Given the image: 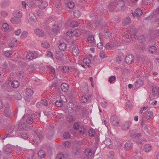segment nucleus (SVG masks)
Masks as SVG:
<instances>
[{
    "instance_id": "16",
    "label": "nucleus",
    "mask_w": 159,
    "mask_h": 159,
    "mask_svg": "<svg viewBox=\"0 0 159 159\" xmlns=\"http://www.w3.org/2000/svg\"><path fill=\"white\" fill-rule=\"evenodd\" d=\"M91 60L88 57H86L83 60V62L84 64L87 66L89 67H90L91 66L89 64L91 63Z\"/></svg>"
},
{
    "instance_id": "12",
    "label": "nucleus",
    "mask_w": 159,
    "mask_h": 159,
    "mask_svg": "<svg viewBox=\"0 0 159 159\" xmlns=\"http://www.w3.org/2000/svg\"><path fill=\"white\" fill-rule=\"evenodd\" d=\"M61 88L62 91L63 92H66L68 90L69 87L68 85L66 83H63L62 84L61 86Z\"/></svg>"
},
{
    "instance_id": "28",
    "label": "nucleus",
    "mask_w": 159,
    "mask_h": 159,
    "mask_svg": "<svg viewBox=\"0 0 159 159\" xmlns=\"http://www.w3.org/2000/svg\"><path fill=\"white\" fill-rule=\"evenodd\" d=\"M84 153L87 157H88L91 156L92 155L93 152L91 149L87 148L85 149Z\"/></svg>"
},
{
    "instance_id": "25",
    "label": "nucleus",
    "mask_w": 159,
    "mask_h": 159,
    "mask_svg": "<svg viewBox=\"0 0 159 159\" xmlns=\"http://www.w3.org/2000/svg\"><path fill=\"white\" fill-rule=\"evenodd\" d=\"M81 14L79 10H76L73 12L74 16L76 18H79Z\"/></svg>"
},
{
    "instance_id": "60",
    "label": "nucleus",
    "mask_w": 159,
    "mask_h": 159,
    "mask_svg": "<svg viewBox=\"0 0 159 159\" xmlns=\"http://www.w3.org/2000/svg\"><path fill=\"white\" fill-rule=\"evenodd\" d=\"M152 90L153 96H154L156 94L155 92L157 90V89L155 85H153L152 86Z\"/></svg>"
},
{
    "instance_id": "23",
    "label": "nucleus",
    "mask_w": 159,
    "mask_h": 159,
    "mask_svg": "<svg viewBox=\"0 0 159 159\" xmlns=\"http://www.w3.org/2000/svg\"><path fill=\"white\" fill-rule=\"evenodd\" d=\"M152 146L149 144H147L145 145L144 147V150L146 152H149L151 150Z\"/></svg>"
},
{
    "instance_id": "13",
    "label": "nucleus",
    "mask_w": 159,
    "mask_h": 159,
    "mask_svg": "<svg viewBox=\"0 0 159 159\" xmlns=\"http://www.w3.org/2000/svg\"><path fill=\"white\" fill-rule=\"evenodd\" d=\"M116 2H111L109 3L108 6V8L109 10L112 12L116 8Z\"/></svg>"
},
{
    "instance_id": "2",
    "label": "nucleus",
    "mask_w": 159,
    "mask_h": 159,
    "mask_svg": "<svg viewBox=\"0 0 159 159\" xmlns=\"http://www.w3.org/2000/svg\"><path fill=\"white\" fill-rule=\"evenodd\" d=\"M111 122L114 126H117L119 124L120 120L116 115H112L110 118Z\"/></svg>"
},
{
    "instance_id": "48",
    "label": "nucleus",
    "mask_w": 159,
    "mask_h": 159,
    "mask_svg": "<svg viewBox=\"0 0 159 159\" xmlns=\"http://www.w3.org/2000/svg\"><path fill=\"white\" fill-rule=\"evenodd\" d=\"M138 40L140 43H142L145 40L144 36L142 35L139 36L138 38Z\"/></svg>"
},
{
    "instance_id": "11",
    "label": "nucleus",
    "mask_w": 159,
    "mask_h": 159,
    "mask_svg": "<svg viewBox=\"0 0 159 159\" xmlns=\"http://www.w3.org/2000/svg\"><path fill=\"white\" fill-rule=\"evenodd\" d=\"M131 122L130 121H128L122 125V128L124 130L128 129L131 125Z\"/></svg>"
},
{
    "instance_id": "52",
    "label": "nucleus",
    "mask_w": 159,
    "mask_h": 159,
    "mask_svg": "<svg viewBox=\"0 0 159 159\" xmlns=\"http://www.w3.org/2000/svg\"><path fill=\"white\" fill-rule=\"evenodd\" d=\"M69 67L65 66H63L61 69V70L62 72L64 73H66L69 71Z\"/></svg>"
},
{
    "instance_id": "32",
    "label": "nucleus",
    "mask_w": 159,
    "mask_h": 159,
    "mask_svg": "<svg viewBox=\"0 0 159 159\" xmlns=\"http://www.w3.org/2000/svg\"><path fill=\"white\" fill-rule=\"evenodd\" d=\"M9 28L8 25L7 23L3 24L2 25V29L4 31H7Z\"/></svg>"
},
{
    "instance_id": "55",
    "label": "nucleus",
    "mask_w": 159,
    "mask_h": 159,
    "mask_svg": "<svg viewBox=\"0 0 159 159\" xmlns=\"http://www.w3.org/2000/svg\"><path fill=\"white\" fill-rule=\"evenodd\" d=\"M70 25L73 27H76L78 26V22L76 21H73L70 23Z\"/></svg>"
},
{
    "instance_id": "34",
    "label": "nucleus",
    "mask_w": 159,
    "mask_h": 159,
    "mask_svg": "<svg viewBox=\"0 0 159 159\" xmlns=\"http://www.w3.org/2000/svg\"><path fill=\"white\" fill-rule=\"evenodd\" d=\"M34 55V54L31 52H28L26 56V58L27 59L31 60L33 58Z\"/></svg>"
},
{
    "instance_id": "41",
    "label": "nucleus",
    "mask_w": 159,
    "mask_h": 159,
    "mask_svg": "<svg viewBox=\"0 0 159 159\" xmlns=\"http://www.w3.org/2000/svg\"><path fill=\"white\" fill-rule=\"evenodd\" d=\"M89 134L90 136L93 137L94 136L95 134V130L93 129H90L89 131Z\"/></svg>"
},
{
    "instance_id": "47",
    "label": "nucleus",
    "mask_w": 159,
    "mask_h": 159,
    "mask_svg": "<svg viewBox=\"0 0 159 159\" xmlns=\"http://www.w3.org/2000/svg\"><path fill=\"white\" fill-rule=\"evenodd\" d=\"M66 120L69 122H71L73 120V116L71 115H68L67 117Z\"/></svg>"
},
{
    "instance_id": "8",
    "label": "nucleus",
    "mask_w": 159,
    "mask_h": 159,
    "mask_svg": "<svg viewBox=\"0 0 159 159\" xmlns=\"http://www.w3.org/2000/svg\"><path fill=\"white\" fill-rule=\"evenodd\" d=\"M133 144V143L130 141H128L125 144L124 148L126 151L129 150L132 148Z\"/></svg>"
},
{
    "instance_id": "6",
    "label": "nucleus",
    "mask_w": 159,
    "mask_h": 159,
    "mask_svg": "<svg viewBox=\"0 0 159 159\" xmlns=\"http://www.w3.org/2000/svg\"><path fill=\"white\" fill-rule=\"evenodd\" d=\"M81 90L84 93H87L88 92V86L87 83H84L81 85Z\"/></svg>"
},
{
    "instance_id": "37",
    "label": "nucleus",
    "mask_w": 159,
    "mask_h": 159,
    "mask_svg": "<svg viewBox=\"0 0 159 159\" xmlns=\"http://www.w3.org/2000/svg\"><path fill=\"white\" fill-rule=\"evenodd\" d=\"M18 127L21 129H24L26 128V125L25 123L21 122L19 124Z\"/></svg>"
},
{
    "instance_id": "33",
    "label": "nucleus",
    "mask_w": 159,
    "mask_h": 159,
    "mask_svg": "<svg viewBox=\"0 0 159 159\" xmlns=\"http://www.w3.org/2000/svg\"><path fill=\"white\" fill-rule=\"evenodd\" d=\"M112 33L109 31H107L104 34L105 38L107 39L110 38L112 36Z\"/></svg>"
},
{
    "instance_id": "49",
    "label": "nucleus",
    "mask_w": 159,
    "mask_h": 159,
    "mask_svg": "<svg viewBox=\"0 0 159 159\" xmlns=\"http://www.w3.org/2000/svg\"><path fill=\"white\" fill-rule=\"evenodd\" d=\"M80 127V125L78 122H77L74 123L73 126V128L74 129L77 130L79 129Z\"/></svg>"
},
{
    "instance_id": "4",
    "label": "nucleus",
    "mask_w": 159,
    "mask_h": 159,
    "mask_svg": "<svg viewBox=\"0 0 159 159\" xmlns=\"http://www.w3.org/2000/svg\"><path fill=\"white\" fill-rule=\"evenodd\" d=\"M131 11L134 17L135 16H140L143 14L142 11L140 9H136L134 12L133 11Z\"/></svg>"
},
{
    "instance_id": "1",
    "label": "nucleus",
    "mask_w": 159,
    "mask_h": 159,
    "mask_svg": "<svg viewBox=\"0 0 159 159\" xmlns=\"http://www.w3.org/2000/svg\"><path fill=\"white\" fill-rule=\"evenodd\" d=\"M95 24L96 26L98 28H100L101 30L102 29L106 26V24L104 23H102L101 16L98 15L94 20Z\"/></svg>"
},
{
    "instance_id": "24",
    "label": "nucleus",
    "mask_w": 159,
    "mask_h": 159,
    "mask_svg": "<svg viewBox=\"0 0 159 159\" xmlns=\"http://www.w3.org/2000/svg\"><path fill=\"white\" fill-rule=\"evenodd\" d=\"M34 93L33 91L30 88L26 89V93L28 96H32Z\"/></svg>"
},
{
    "instance_id": "58",
    "label": "nucleus",
    "mask_w": 159,
    "mask_h": 159,
    "mask_svg": "<svg viewBox=\"0 0 159 159\" xmlns=\"http://www.w3.org/2000/svg\"><path fill=\"white\" fill-rule=\"evenodd\" d=\"M64 156L63 154L60 153L57 155V159H63Z\"/></svg>"
},
{
    "instance_id": "44",
    "label": "nucleus",
    "mask_w": 159,
    "mask_h": 159,
    "mask_svg": "<svg viewBox=\"0 0 159 159\" xmlns=\"http://www.w3.org/2000/svg\"><path fill=\"white\" fill-rule=\"evenodd\" d=\"M79 129V132L80 134H83L85 133V129L83 126H80Z\"/></svg>"
},
{
    "instance_id": "22",
    "label": "nucleus",
    "mask_w": 159,
    "mask_h": 159,
    "mask_svg": "<svg viewBox=\"0 0 159 159\" xmlns=\"http://www.w3.org/2000/svg\"><path fill=\"white\" fill-rule=\"evenodd\" d=\"M153 115V112L152 111H147L146 113L145 116L147 119L149 120L152 116Z\"/></svg>"
},
{
    "instance_id": "54",
    "label": "nucleus",
    "mask_w": 159,
    "mask_h": 159,
    "mask_svg": "<svg viewBox=\"0 0 159 159\" xmlns=\"http://www.w3.org/2000/svg\"><path fill=\"white\" fill-rule=\"evenodd\" d=\"M21 137L24 139H27L29 138L28 135L25 132L22 133L21 134Z\"/></svg>"
},
{
    "instance_id": "53",
    "label": "nucleus",
    "mask_w": 159,
    "mask_h": 159,
    "mask_svg": "<svg viewBox=\"0 0 159 159\" xmlns=\"http://www.w3.org/2000/svg\"><path fill=\"white\" fill-rule=\"evenodd\" d=\"M15 98L17 100H20L21 98L20 94L18 93H16L14 95Z\"/></svg>"
},
{
    "instance_id": "63",
    "label": "nucleus",
    "mask_w": 159,
    "mask_h": 159,
    "mask_svg": "<svg viewBox=\"0 0 159 159\" xmlns=\"http://www.w3.org/2000/svg\"><path fill=\"white\" fill-rule=\"evenodd\" d=\"M70 134L67 132H65L63 134V137L65 138L68 139L70 137Z\"/></svg>"
},
{
    "instance_id": "57",
    "label": "nucleus",
    "mask_w": 159,
    "mask_h": 159,
    "mask_svg": "<svg viewBox=\"0 0 159 159\" xmlns=\"http://www.w3.org/2000/svg\"><path fill=\"white\" fill-rule=\"evenodd\" d=\"M116 79V77L115 76H112L110 77L108 79V81L110 83H112L113 81Z\"/></svg>"
},
{
    "instance_id": "64",
    "label": "nucleus",
    "mask_w": 159,
    "mask_h": 159,
    "mask_svg": "<svg viewBox=\"0 0 159 159\" xmlns=\"http://www.w3.org/2000/svg\"><path fill=\"white\" fill-rule=\"evenodd\" d=\"M54 16H50L48 18V22L49 23L52 22V21H54Z\"/></svg>"
},
{
    "instance_id": "38",
    "label": "nucleus",
    "mask_w": 159,
    "mask_h": 159,
    "mask_svg": "<svg viewBox=\"0 0 159 159\" xmlns=\"http://www.w3.org/2000/svg\"><path fill=\"white\" fill-rule=\"evenodd\" d=\"M105 144L107 145H111L112 143V142L111 140L109 138H106L104 141Z\"/></svg>"
},
{
    "instance_id": "42",
    "label": "nucleus",
    "mask_w": 159,
    "mask_h": 159,
    "mask_svg": "<svg viewBox=\"0 0 159 159\" xmlns=\"http://www.w3.org/2000/svg\"><path fill=\"white\" fill-rule=\"evenodd\" d=\"M15 126L14 125H10L8 129V131L9 132V133L11 134L12 133L14 129H15Z\"/></svg>"
},
{
    "instance_id": "3",
    "label": "nucleus",
    "mask_w": 159,
    "mask_h": 159,
    "mask_svg": "<svg viewBox=\"0 0 159 159\" xmlns=\"http://www.w3.org/2000/svg\"><path fill=\"white\" fill-rule=\"evenodd\" d=\"M134 57L133 55H128L125 57V61L126 63L131 64L134 62Z\"/></svg>"
},
{
    "instance_id": "10",
    "label": "nucleus",
    "mask_w": 159,
    "mask_h": 159,
    "mask_svg": "<svg viewBox=\"0 0 159 159\" xmlns=\"http://www.w3.org/2000/svg\"><path fill=\"white\" fill-rule=\"evenodd\" d=\"M143 84V81L141 79H139L134 83L135 87L136 88H139L142 86Z\"/></svg>"
},
{
    "instance_id": "26",
    "label": "nucleus",
    "mask_w": 159,
    "mask_h": 159,
    "mask_svg": "<svg viewBox=\"0 0 159 159\" xmlns=\"http://www.w3.org/2000/svg\"><path fill=\"white\" fill-rule=\"evenodd\" d=\"M72 34L75 37H79L80 35V32L78 29H75L72 32Z\"/></svg>"
},
{
    "instance_id": "30",
    "label": "nucleus",
    "mask_w": 159,
    "mask_h": 159,
    "mask_svg": "<svg viewBox=\"0 0 159 159\" xmlns=\"http://www.w3.org/2000/svg\"><path fill=\"white\" fill-rule=\"evenodd\" d=\"M63 54L61 52H57L56 55V58L58 59H61L63 57Z\"/></svg>"
},
{
    "instance_id": "56",
    "label": "nucleus",
    "mask_w": 159,
    "mask_h": 159,
    "mask_svg": "<svg viewBox=\"0 0 159 159\" xmlns=\"http://www.w3.org/2000/svg\"><path fill=\"white\" fill-rule=\"evenodd\" d=\"M72 152L74 155H76L79 154V152L77 148H75L73 149Z\"/></svg>"
},
{
    "instance_id": "29",
    "label": "nucleus",
    "mask_w": 159,
    "mask_h": 159,
    "mask_svg": "<svg viewBox=\"0 0 159 159\" xmlns=\"http://www.w3.org/2000/svg\"><path fill=\"white\" fill-rule=\"evenodd\" d=\"M157 48L154 46H152L149 48V50L152 53H155L157 52Z\"/></svg>"
},
{
    "instance_id": "17",
    "label": "nucleus",
    "mask_w": 159,
    "mask_h": 159,
    "mask_svg": "<svg viewBox=\"0 0 159 159\" xmlns=\"http://www.w3.org/2000/svg\"><path fill=\"white\" fill-rule=\"evenodd\" d=\"M131 22L130 18L128 17L124 19L122 21V23L125 25H127Z\"/></svg>"
},
{
    "instance_id": "35",
    "label": "nucleus",
    "mask_w": 159,
    "mask_h": 159,
    "mask_svg": "<svg viewBox=\"0 0 159 159\" xmlns=\"http://www.w3.org/2000/svg\"><path fill=\"white\" fill-rule=\"evenodd\" d=\"M60 30V28L59 27L56 25H53V27L52 29V31L53 32L55 33H57Z\"/></svg>"
},
{
    "instance_id": "7",
    "label": "nucleus",
    "mask_w": 159,
    "mask_h": 159,
    "mask_svg": "<svg viewBox=\"0 0 159 159\" xmlns=\"http://www.w3.org/2000/svg\"><path fill=\"white\" fill-rule=\"evenodd\" d=\"M34 31L36 34L39 36L42 37L44 35V32L42 30L40 29H35Z\"/></svg>"
},
{
    "instance_id": "18",
    "label": "nucleus",
    "mask_w": 159,
    "mask_h": 159,
    "mask_svg": "<svg viewBox=\"0 0 159 159\" xmlns=\"http://www.w3.org/2000/svg\"><path fill=\"white\" fill-rule=\"evenodd\" d=\"M89 98V97L88 95L87 94H85L82 96L81 100V102L82 103H85L87 102Z\"/></svg>"
},
{
    "instance_id": "31",
    "label": "nucleus",
    "mask_w": 159,
    "mask_h": 159,
    "mask_svg": "<svg viewBox=\"0 0 159 159\" xmlns=\"http://www.w3.org/2000/svg\"><path fill=\"white\" fill-rule=\"evenodd\" d=\"M55 105L59 107H62L63 105V101L60 100H57L55 102Z\"/></svg>"
},
{
    "instance_id": "14",
    "label": "nucleus",
    "mask_w": 159,
    "mask_h": 159,
    "mask_svg": "<svg viewBox=\"0 0 159 159\" xmlns=\"http://www.w3.org/2000/svg\"><path fill=\"white\" fill-rule=\"evenodd\" d=\"M4 113L5 116L8 117H11V110L9 107H7L4 109Z\"/></svg>"
},
{
    "instance_id": "40",
    "label": "nucleus",
    "mask_w": 159,
    "mask_h": 159,
    "mask_svg": "<svg viewBox=\"0 0 159 159\" xmlns=\"http://www.w3.org/2000/svg\"><path fill=\"white\" fill-rule=\"evenodd\" d=\"M88 42L91 43H93L94 42V36L92 35H90L89 36L88 38Z\"/></svg>"
},
{
    "instance_id": "39",
    "label": "nucleus",
    "mask_w": 159,
    "mask_h": 159,
    "mask_svg": "<svg viewBox=\"0 0 159 159\" xmlns=\"http://www.w3.org/2000/svg\"><path fill=\"white\" fill-rule=\"evenodd\" d=\"M14 14L15 16L18 18H20L22 16V13L20 11H16Z\"/></svg>"
},
{
    "instance_id": "27",
    "label": "nucleus",
    "mask_w": 159,
    "mask_h": 159,
    "mask_svg": "<svg viewBox=\"0 0 159 159\" xmlns=\"http://www.w3.org/2000/svg\"><path fill=\"white\" fill-rule=\"evenodd\" d=\"M38 155L39 157L40 158H44L46 156L45 152L43 150H41L38 152Z\"/></svg>"
},
{
    "instance_id": "36",
    "label": "nucleus",
    "mask_w": 159,
    "mask_h": 159,
    "mask_svg": "<svg viewBox=\"0 0 159 159\" xmlns=\"http://www.w3.org/2000/svg\"><path fill=\"white\" fill-rule=\"evenodd\" d=\"M4 151L5 153H11L12 152V150L11 148L6 146L4 148Z\"/></svg>"
},
{
    "instance_id": "15",
    "label": "nucleus",
    "mask_w": 159,
    "mask_h": 159,
    "mask_svg": "<svg viewBox=\"0 0 159 159\" xmlns=\"http://www.w3.org/2000/svg\"><path fill=\"white\" fill-rule=\"evenodd\" d=\"M16 17L12 18L11 20V21L13 24H16L19 23L21 22V20L19 19Z\"/></svg>"
},
{
    "instance_id": "50",
    "label": "nucleus",
    "mask_w": 159,
    "mask_h": 159,
    "mask_svg": "<svg viewBox=\"0 0 159 159\" xmlns=\"http://www.w3.org/2000/svg\"><path fill=\"white\" fill-rule=\"evenodd\" d=\"M26 122L28 124H31L34 122L33 119L31 117H28L26 119Z\"/></svg>"
},
{
    "instance_id": "45",
    "label": "nucleus",
    "mask_w": 159,
    "mask_h": 159,
    "mask_svg": "<svg viewBox=\"0 0 159 159\" xmlns=\"http://www.w3.org/2000/svg\"><path fill=\"white\" fill-rule=\"evenodd\" d=\"M67 5L68 8L71 9L74 7L75 6V4L73 2H69L67 4Z\"/></svg>"
},
{
    "instance_id": "21",
    "label": "nucleus",
    "mask_w": 159,
    "mask_h": 159,
    "mask_svg": "<svg viewBox=\"0 0 159 159\" xmlns=\"http://www.w3.org/2000/svg\"><path fill=\"white\" fill-rule=\"evenodd\" d=\"M67 45L65 43H60L58 47L59 49L61 51H64L66 48Z\"/></svg>"
},
{
    "instance_id": "9",
    "label": "nucleus",
    "mask_w": 159,
    "mask_h": 159,
    "mask_svg": "<svg viewBox=\"0 0 159 159\" xmlns=\"http://www.w3.org/2000/svg\"><path fill=\"white\" fill-rule=\"evenodd\" d=\"M48 5V3L45 1L41 2L39 3L38 6L41 9H45Z\"/></svg>"
},
{
    "instance_id": "43",
    "label": "nucleus",
    "mask_w": 159,
    "mask_h": 159,
    "mask_svg": "<svg viewBox=\"0 0 159 159\" xmlns=\"http://www.w3.org/2000/svg\"><path fill=\"white\" fill-rule=\"evenodd\" d=\"M141 136V133L132 134L130 135L131 137L133 138H138L139 137Z\"/></svg>"
},
{
    "instance_id": "51",
    "label": "nucleus",
    "mask_w": 159,
    "mask_h": 159,
    "mask_svg": "<svg viewBox=\"0 0 159 159\" xmlns=\"http://www.w3.org/2000/svg\"><path fill=\"white\" fill-rule=\"evenodd\" d=\"M12 52L11 51H6L5 52V55L7 57H10L11 55H12Z\"/></svg>"
},
{
    "instance_id": "20",
    "label": "nucleus",
    "mask_w": 159,
    "mask_h": 159,
    "mask_svg": "<svg viewBox=\"0 0 159 159\" xmlns=\"http://www.w3.org/2000/svg\"><path fill=\"white\" fill-rule=\"evenodd\" d=\"M72 52L74 55L75 56H77L80 52L78 48L76 47H74L72 48Z\"/></svg>"
},
{
    "instance_id": "19",
    "label": "nucleus",
    "mask_w": 159,
    "mask_h": 159,
    "mask_svg": "<svg viewBox=\"0 0 159 159\" xmlns=\"http://www.w3.org/2000/svg\"><path fill=\"white\" fill-rule=\"evenodd\" d=\"M19 83L17 80H14L11 82V86L13 88H17L19 86Z\"/></svg>"
},
{
    "instance_id": "62",
    "label": "nucleus",
    "mask_w": 159,
    "mask_h": 159,
    "mask_svg": "<svg viewBox=\"0 0 159 159\" xmlns=\"http://www.w3.org/2000/svg\"><path fill=\"white\" fill-rule=\"evenodd\" d=\"M114 155V152L112 151H111L109 152L108 154V157L110 159H112L113 158Z\"/></svg>"
},
{
    "instance_id": "5",
    "label": "nucleus",
    "mask_w": 159,
    "mask_h": 159,
    "mask_svg": "<svg viewBox=\"0 0 159 159\" xmlns=\"http://www.w3.org/2000/svg\"><path fill=\"white\" fill-rule=\"evenodd\" d=\"M30 18L28 20L29 22L31 24H34L36 23V19L35 16L33 13L30 14Z\"/></svg>"
},
{
    "instance_id": "46",
    "label": "nucleus",
    "mask_w": 159,
    "mask_h": 159,
    "mask_svg": "<svg viewBox=\"0 0 159 159\" xmlns=\"http://www.w3.org/2000/svg\"><path fill=\"white\" fill-rule=\"evenodd\" d=\"M43 47L45 48H49L50 45L49 43L47 42H44L42 43Z\"/></svg>"
},
{
    "instance_id": "61",
    "label": "nucleus",
    "mask_w": 159,
    "mask_h": 159,
    "mask_svg": "<svg viewBox=\"0 0 159 159\" xmlns=\"http://www.w3.org/2000/svg\"><path fill=\"white\" fill-rule=\"evenodd\" d=\"M146 141L147 140L143 138L141 140H139L137 142L138 143H139L140 144H143L145 143Z\"/></svg>"
},
{
    "instance_id": "59",
    "label": "nucleus",
    "mask_w": 159,
    "mask_h": 159,
    "mask_svg": "<svg viewBox=\"0 0 159 159\" xmlns=\"http://www.w3.org/2000/svg\"><path fill=\"white\" fill-rule=\"evenodd\" d=\"M41 103L42 105L44 106H47L48 105V102L47 100L45 99H43L41 101Z\"/></svg>"
}]
</instances>
